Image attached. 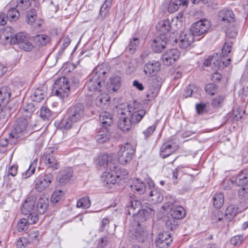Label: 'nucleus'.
<instances>
[{
	"label": "nucleus",
	"mask_w": 248,
	"mask_h": 248,
	"mask_svg": "<svg viewBox=\"0 0 248 248\" xmlns=\"http://www.w3.org/2000/svg\"><path fill=\"white\" fill-rule=\"evenodd\" d=\"M34 41L38 46H43L49 42L50 37L46 34H38L34 37Z\"/></svg>",
	"instance_id": "nucleus-42"
},
{
	"label": "nucleus",
	"mask_w": 248,
	"mask_h": 248,
	"mask_svg": "<svg viewBox=\"0 0 248 248\" xmlns=\"http://www.w3.org/2000/svg\"><path fill=\"white\" fill-rule=\"evenodd\" d=\"M205 90L207 93L213 95L216 93L217 87L213 83L208 84L205 86Z\"/></svg>",
	"instance_id": "nucleus-60"
},
{
	"label": "nucleus",
	"mask_w": 248,
	"mask_h": 248,
	"mask_svg": "<svg viewBox=\"0 0 248 248\" xmlns=\"http://www.w3.org/2000/svg\"><path fill=\"white\" fill-rule=\"evenodd\" d=\"M108 71L104 64L97 65L88 77L84 90L91 93L101 92L105 87Z\"/></svg>",
	"instance_id": "nucleus-1"
},
{
	"label": "nucleus",
	"mask_w": 248,
	"mask_h": 248,
	"mask_svg": "<svg viewBox=\"0 0 248 248\" xmlns=\"http://www.w3.org/2000/svg\"><path fill=\"white\" fill-rule=\"evenodd\" d=\"M28 124V121L26 118H20L17 120L14 126V131L17 136L26 130Z\"/></svg>",
	"instance_id": "nucleus-27"
},
{
	"label": "nucleus",
	"mask_w": 248,
	"mask_h": 248,
	"mask_svg": "<svg viewBox=\"0 0 248 248\" xmlns=\"http://www.w3.org/2000/svg\"><path fill=\"white\" fill-rule=\"evenodd\" d=\"M72 175L73 170L72 168L68 167L60 171L57 179L61 185H64L70 181Z\"/></svg>",
	"instance_id": "nucleus-20"
},
{
	"label": "nucleus",
	"mask_w": 248,
	"mask_h": 248,
	"mask_svg": "<svg viewBox=\"0 0 248 248\" xmlns=\"http://www.w3.org/2000/svg\"><path fill=\"white\" fill-rule=\"evenodd\" d=\"M139 45V39L137 37H133L129 42L127 49L131 54L134 53Z\"/></svg>",
	"instance_id": "nucleus-51"
},
{
	"label": "nucleus",
	"mask_w": 248,
	"mask_h": 248,
	"mask_svg": "<svg viewBox=\"0 0 248 248\" xmlns=\"http://www.w3.org/2000/svg\"><path fill=\"white\" fill-rule=\"evenodd\" d=\"M127 111L128 112L130 121L134 124L139 123L146 114V111L143 109H138L134 106L126 105Z\"/></svg>",
	"instance_id": "nucleus-9"
},
{
	"label": "nucleus",
	"mask_w": 248,
	"mask_h": 248,
	"mask_svg": "<svg viewBox=\"0 0 248 248\" xmlns=\"http://www.w3.org/2000/svg\"><path fill=\"white\" fill-rule=\"evenodd\" d=\"M14 44H17L20 48L26 51H30L33 48L32 44L29 41L28 37L24 33L16 34L14 39Z\"/></svg>",
	"instance_id": "nucleus-10"
},
{
	"label": "nucleus",
	"mask_w": 248,
	"mask_h": 248,
	"mask_svg": "<svg viewBox=\"0 0 248 248\" xmlns=\"http://www.w3.org/2000/svg\"><path fill=\"white\" fill-rule=\"evenodd\" d=\"M194 36L189 31H183L180 36L179 45L181 48L186 49L193 43Z\"/></svg>",
	"instance_id": "nucleus-15"
},
{
	"label": "nucleus",
	"mask_w": 248,
	"mask_h": 248,
	"mask_svg": "<svg viewBox=\"0 0 248 248\" xmlns=\"http://www.w3.org/2000/svg\"><path fill=\"white\" fill-rule=\"evenodd\" d=\"M141 206V203L140 201L132 200L127 205L128 214L135 216L138 213V209H140Z\"/></svg>",
	"instance_id": "nucleus-29"
},
{
	"label": "nucleus",
	"mask_w": 248,
	"mask_h": 248,
	"mask_svg": "<svg viewBox=\"0 0 248 248\" xmlns=\"http://www.w3.org/2000/svg\"><path fill=\"white\" fill-rule=\"evenodd\" d=\"M146 184L149 186L150 191L149 192L148 199L153 204H157L161 202L163 199V196L160 189L155 187V183L151 179H147Z\"/></svg>",
	"instance_id": "nucleus-5"
},
{
	"label": "nucleus",
	"mask_w": 248,
	"mask_h": 248,
	"mask_svg": "<svg viewBox=\"0 0 248 248\" xmlns=\"http://www.w3.org/2000/svg\"><path fill=\"white\" fill-rule=\"evenodd\" d=\"M155 213V210L153 206L149 203L142 205L141 209H138V216L143 220L152 217Z\"/></svg>",
	"instance_id": "nucleus-17"
},
{
	"label": "nucleus",
	"mask_w": 248,
	"mask_h": 248,
	"mask_svg": "<svg viewBox=\"0 0 248 248\" xmlns=\"http://www.w3.org/2000/svg\"><path fill=\"white\" fill-rule=\"evenodd\" d=\"M110 137L108 128L103 127L98 129L96 132L95 139L99 143H103L108 141Z\"/></svg>",
	"instance_id": "nucleus-21"
},
{
	"label": "nucleus",
	"mask_w": 248,
	"mask_h": 248,
	"mask_svg": "<svg viewBox=\"0 0 248 248\" xmlns=\"http://www.w3.org/2000/svg\"><path fill=\"white\" fill-rule=\"evenodd\" d=\"M109 100L110 97L108 94H101L96 97L95 103L98 107L104 108L108 105Z\"/></svg>",
	"instance_id": "nucleus-39"
},
{
	"label": "nucleus",
	"mask_w": 248,
	"mask_h": 248,
	"mask_svg": "<svg viewBox=\"0 0 248 248\" xmlns=\"http://www.w3.org/2000/svg\"><path fill=\"white\" fill-rule=\"evenodd\" d=\"M99 119L102 124L103 127L107 128L113 123L112 115L107 111L101 113L99 115Z\"/></svg>",
	"instance_id": "nucleus-37"
},
{
	"label": "nucleus",
	"mask_w": 248,
	"mask_h": 248,
	"mask_svg": "<svg viewBox=\"0 0 248 248\" xmlns=\"http://www.w3.org/2000/svg\"><path fill=\"white\" fill-rule=\"evenodd\" d=\"M156 28L160 35L165 36V34L168 32L171 28L170 22L169 19L162 21L156 26Z\"/></svg>",
	"instance_id": "nucleus-33"
},
{
	"label": "nucleus",
	"mask_w": 248,
	"mask_h": 248,
	"mask_svg": "<svg viewBox=\"0 0 248 248\" xmlns=\"http://www.w3.org/2000/svg\"><path fill=\"white\" fill-rule=\"evenodd\" d=\"M197 91V88L194 85L190 84L185 89L183 96L185 98L190 97Z\"/></svg>",
	"instance_id": "nucleus-58"
},
{
	"label": "nucleus",
	"mask_w": 248,
	"mask_h": 248,
	"mask_svg": "<svg viewBox=\"0 0 248 248\" xmlns=\"http://www.w3.org/2000/svg\"><path fill=\"white\" fill-rule=\"evenodd\" d=\"M211 23L207 19H201L193 23L190 28L191 33L194 37L202 36L208 31Z\"/></svg>",
	"instance_id": "nucleus-4"
},
{
	"label": "nucleus",
	"mask_w": 248,
	"mask_h": 248,
	"mask_svg": "<svg viewBox=\"0 0 248 248\" xmlns=\"http://www.w3.org/2000/svg\"><path fill=\"white\" fill-rule=\"evenodd\" d=\"M48 200L47 198H40L39 199L36 204L37 212L42 215L46 211L48 206Z\"/></svg>",
	"instance_id": "nucleus-36"
},
{
	"label": "nucleus",
	"mask_w": 248,
	"mask_h": 248,
	"mask_svg": "<svg viewBox=\"0 0 248 248\" xmlns=\"http://www.w3.org/2000/svg\"><path fill=\"white\" fill-rule=\"evenodd\" d=\"M55 94L61 98L67 97L70 91V85L68 79L62 77L56 79L53 85Z\"/></svg>",
	"instance_id": "nucleus-2"
},
{
	"label": "nucleus",
	"mask_w": 248,
	"mask_h": 248,
	"mask_svg": "<svg viewBox=\"0 0 248 248\" xmlns=\"http://www.w3.org/2000/svg\"><path fill=\"white\" fill-rule=\"evenodd\" d=\"M224 100V96L218 95L215 97L212 100V105L214 107H219Z\"/></svg>",
	"instance_id": "nucleus-64"
},
{
	"label": "nucleus",
	"mask_w": 248,
	"mask_h": 248,
	"mask_svg": "<svg viewBox=\"0 0 248 248\" xmlns=\"http://www.w3.org/2000/svg\"><path fill=\"white\" fill-rule=\"evenodd\" d=\"M101 179L103 181L104 185H107L108 187H111V185L118 184L116 175H113L108 172H104L101 176Z\"/></svg>",
	"instance_id": "nucleus-28"
},
{
	"label": "nucleus",
	"mask_w": 248,
	"mask_h": 248,
	"mask_svg": "<svg viewBox=\"0 0 248 248\" xmlns=\"http://www.w3.org/2000/svg\"><path fill=\"white\" fill-rule=\"evenodd\" d=\"M38 160L34 159L30 164L28 169L23 174L25 178H27L34 173Z\"/></svg>",
	"instance_id": "nucleus-48"
},
{
	"label": "nucleus",
	"mask_w": 248,
	"mask_h": 248,
	"mask_svg": "<svg viewBox=\"0 0 248 248\" xmlns=\"http://www.w3.org/2000/svg\"><path fill=\"white\" fill-rule=\"evenodd\" d=\"M242 188L239 191V198L245 201L248 202V184L242 186Z\"/></svg>",
	"instance_id": "nucleus-57"
},
{
	"label": "nucleus",
	"mask_w": 248,
	"mask_h": 248,
	"mask_svg": "<svg viewBox=\"0 0 248 248\" xmlns=\"http://www.w3.org/2000/svg\"><path fill=\"white\" fill-rule=\"evenodd\" d=\"M35 201L33 197L27 198L22 204L21 208L22 213L24 215L35 211Z\"/></svg>",
	"instance_id": "nucleus-22"
},
{
	"label": "nucleus",
	"mask_w": 248,
	"mask_h": 248,
	"mask_svg": "<svg viewBox=\"0 0 248 248\" xmlns=\"http://www.w3.org/2000/svg\"><path fill=\"white\" fill-rule=\"evenodd\" d=\"M213 205L216 208H220L224 203V195L221 193L216 194L213 198Z\"/></svg>",
	"instance_id": "nucleus-45"
},
{
	"label": "nucleus",
	"mask_w": 248,
	"mask_h": 248,
	"mask_svg": "<svg viewBox=\"0 0 248 248\" xmlns=\"http://www.w3.org/2000/svg\"><path fill=\"white\" fill-rule=\"evenodd\" d=\"M160 64L158 61H153L146 63L144 66V72L147 75L153 76L159 71Z\"/></svg>",
	"instance_id": "nucleus-19"
},
{
	"label": "nucleus",
	"mask_w": 248,
	"mask_h": 248,
	"mask_svg": "<svg viewBox=\"0 0 248 248\" xmlns=\"http://www.w3.org/2000/svg\"><path fill=\"white\" fill-rule=\"evenodd\" d=\"M40 116L44 120H49L52 117V112L46 107L43 106L40 109Z\"/></svg>",
	"instance_id": "nucleus-50"
},
{
	"label": "nucleus",
	"mask_w": 248,
	"mask_h": 248,
	"mask_svg": "<svg viewBox=\"0 0 248 248\" xmlns=\"http://www.w3.org/2000/svg\"><path fill=\"white\" fill-rule=\"evenodd\" d=\"M43 158L46 165L48 168H51L53 170L58 169L59 163L54 156L53 151L52 150H48L43 155Z\"/></svg>",
	"instance_id": "nucleus-14"
},
{
	"label": "nucleus",
	"mask_w": 248,
	"mask_h": 248,
	"mask_svg": "<svg viewBox=\"0 0 248 248\" xmlns=\"http://www.w3.org/2000/svg\"><path fill=\"white\" fill-rule=\"evenodd\" d=\"M132 190L141 194L144 193L146 189V185L139 179L134 180L130 185Z\"/></svg>",
	"instance_id": "nucleus-32"
},
{
	"label": "nucleus",
	"mask_w": 248,
	"mask_h": 248,
	"mask_svg": "<svg viewBox=\"0 0 248 248\" xmlns=\"http://www.w3.org/2000/svg\"><path fill=\"white\" fill-rule=\"evenodd\" d=\"M25 237L32 246L37 244L40 237L39 232L37 231H32L30 232Z\"/></svg>",
	"instance_id": "nucleus-43"
},
{
	"label": "nucleus",
	"mask_w": 248,
	"mask_h": 248,
	"mask_svg": "<svg viewBox=\"0 0 248 248\" xmlns=\"http://www.w3.org/2000/svg\"><path fill=\"white\" fill-rule=\"evenodd\" d=\"M218 55L216 54V55H213L211 58H208L204 60L203 62V65L205 66H208L211 65V63H213V64L215 67V70H219L221 68H223L225 66H227L228 64H229L230 62L231 61L230 59H227L226 62L222 60H219L217 59Z\"/></svg>",
	"instance_id": "nucleus-11"
},
{
	"label": "nucleus",
	"mask_w": 248,
	"mask_h": 248,
	"mask_svg": "<svg viewBox=\"0 0 248 248\" xmlns=\"http://www.w3.org/2000/svg\"><path fill=\"white\" fill-rule=\"evenodd\" d=\"M15 37L12 36L11 33L9 35H6L5 31H3L0 35V39L4 40L5 43H7L9 42L11 44H14V39Z\"/></svg>",
	"instance_id": "nucleus-61"
},
{
	"label": "nucleus",
	"mask_w": 248,
	"mask_h": 248,
	"mask_svg": "<svg viewBox=\"0 0 248 248\" xmlns=\"http://www.w3.org/2000/svg\"><path fill=\"white\" fill-rule=\"evenodd\" d=\"M112 0H106L100 10V15L102 18L105 17L108 14Z\"/></svg>",
	"instance_id": "nucleus-52"
},
{
	"label": "nucleus",
	"mask_w": 248,
	"mask_h": 248,
	"mask_svg": "<svg viewBox=\"0 0 248 248\" xmlns=\"http://www.w3.org/2000/svg\"><path fill=\"white\" fill-rule=\"evenodd\" d=\"M111 156L107 153L100 155L97 159L96 166L99 170H104L106 169L110 162Z\"/></svg>",
	"instance_id": "nucleus-23"
},
{
	"label": "nucleus",
	"mask_w": 248,
	"mask_h": 248,
	"mask_svg": "<svg viewBox=\"0 0 248 248\" xmlns=\"http://www.w3.org/2000/svg\"><path fill=\"white\" fill-rule=\"evenodd\" d=\"M34 111V106L32 104H29L23 108L22 111L23 116L24 118L29 119L31 117Z\"/></svg>",
	"instance_id": "nucleus-47"
},
{
	"label": "nucleus",
	"mask_w": 248,
	"mask_h": 248,
	"mask_svg": "<svg viewBox=\"0 0 248 248\" xmlns=\"http://www.w3.org/2000/svg\"><path fill=\"white\" fill-rule=\"evenodd\" d=\"M135 149L133 145L126 143L122 146L118 152V159L122 165L129 162L135 153Z\"/></svg>",
	"instance_id": "nucleus-3"
},
{
	"label": "nucleus",
	"mask_w": 248,
	"mask_h": 248,
	"mask_svg": "<svg viewBox=\"0 0 248 248\" xmlns=\"http://www.w3.org/2000/svg\"><path fill=\"white\" fill-rule=\"evenodd\" d=\"M234 182L239 186L248 185V170H242L237 176Z\"/></svg>",
	"instance_id": "nucleus-31"
},
{
	"label": "nucleus",
	"mask_w": 248,
	"mask_h": 248,
	"mask_svg": "<svg viewBox=\"0 0 248 248\" xmlns=\"http://www.w3.org/2000/svg\"><path fill=\"white\" fill-rule=\"evenodd\" d=\"M180 52L177 49H171L166 51L162 56V61L164 64H173L179 58Z\"/></svg>",
	"instance_id": "nucleus-12"
},
{
	"label": "nucleus",
	"mask_w": 248,
	"mask_h": 248,
	"mask_svg": "<svg viewBox=\"0 0 248 248\" xmlns=\"http://www.w3.org/2000/svg\"><path fill=\"white\" fill-rule=\"evenodd\" d=\"M28 214L29 215L26 219L29 224H33L35 223L38 219V217L36 213L34 211Z\"/></svg>",
	"instance_id": "nucleus-62"
},
{
	"label": "nucleus",
	"mask_w": 248,
	"mask_h": 248,
	"mask_svg": "<svg viewBox=\"0 0 248 248\" xmlns=\"http://www.w3.org/2000/svg\"><path fill=\"white\" fill-rule=\"evenodd\" d=\"M175 150V147L173 146L170 142H165L160 148V155L163 158H166L172 154Z\"/></svg>",
	"instance_id": "nucleus-25"
},
{
	"label": "nucleus",
	"mask_w": 248,
	"mask_h": 248,
	"mask_svg": "<svg viewBox=\"0 0 248 248\" xmlns=\"http://www.w3.org/2000/svg\"><path fill=\"white\" fill-rule=\"evenodd\" d=\"M218 18L219 21L224 24L232 23L235 21V16L231 10L223 9L218 14Z\"/></svg>",
	"instance_id": "nucleus-18"
},
{
	"label": "nucleus",
	"mask_w": 248,
	"mask_h": 248,
	"mask_svg": "<svg viewBox=\"0 0 248 248\" xmlns=\"http://www.w3.org/2000/svg\"><path fill=\"white\" fill-rule=\"evenodd\" d=\"M187 0H170L168 7L170 13L176 11L181 6L186 7L188 5Z\"/></svg>",
	"instance_id": "nucleus-26"
},
{
	"label": "nucleus",
	"mask_w": 248,
	"mask_h": 248,
	"mask_svg": "<svg viewBox=\"0 0 248 248\" xmlns=\"http://www.w3.org/2000/svg\"><path fill=\"white\" fill-rule=\"evenodd\" d=\"M147 232L144 228H142L139 224L135 232V236L136 240L139 242H143L147 238Z\"/></svg>",
	"instance_id": "nucleus-35"
},
{
	"label": "nucleus",
	"mask_w": 248,
	"mask_h": 248,
	"mask_svg": "<svg viewBox=\"0 0 248 248\" xmlns=\"http://www.w3.org/2000/svg\"><path fill=\"white\" fill-rule=\"evenodd\" d=\"M84 107L82 103H77L68 109V117L76 123L81 121L84 117Z\"/></svg>",
	"instance_id": "nucleus-6"
},
{
	"label": "nucleus",
	"mask_w": 248,
	"mask_h": 248,
	"mask_svg": "<svg viewBox=\"0 0 248 248\" xmlns=\"http://www.w3.org/2000/svg\"><path fill=\"white\" fill-rule=\"evenodd\" d=\"M37 19L36 11L34 9H31L29 11L26 16V22L30 25L35 22V20Z\"/></svg>",
	"instance_id": "nucleus-56"
},
{
	"label": "nucleus",
	"mask_w": 248,
	"mask_h": 248,
	"mask_svg": "<svg viewBox=\"0 0 248 248\" xmlns=\"http://www.w3.org/2000/svg\"><path fill=\"white\" fill-rule=\"evenodd\" d=\"M167 39L164 35L156 37L153 41L151 46L154 52L159 53L163 51L167 45Z\"/></svg>",
	"instance_id": "nucleus-16"
},
{
	"label": "nucleus",
	"mask_w": 248,
	"mask_h": 248,
	"mask_svg": "<svg viewBox=\"0 0 248 248\" xmlns=\"http://www.w3.org/2000/svg\"><path fill=\"white\" fill-rule=\"evenodd\" d=\"M157 125V123L155 122L152 125L148 126L146 129L142 132L144 135V139H147L151 137L155 130Z\"/></svg>",
	"instance_id": "nucleus-55"
},
{
	"label": "nucleus",
	"mask_w": 248,
	"mask_h": 248,
	"mask_svg": "<svg viewBox=\"0 0 248 248\" xmlns=\"http://www.w3.org/2000/svg\"><path fill=\"white\" fill-rule=\"evenodd\" d=\"M110 81L108 83L107 88L109 92H115L118 90L120 87V78L119 76H111Z\"/></svg>",
	"instance_id": "nucleus-30"
},
{
	"label": "nucleus",
	"mask_w": 248,
	"mask_h": 248,
	"mask_svg": "<svg viewBox=\"0 0 248 248\" xmlns=\"http://www.w3.org/2000/svg\"><path fill=\"white\" fill-rule=\"evenodd\" d=\"M11 92L8 86H3L0 88V105L5 106L10 100Z\"/></svg>",
	"instance_id": "nucleus-24"
},
{
	"label": "nucleus",
	"mask_w": 248,
	"mask_h": 248,
	"mask_svg": "<svg viewBox=\"0 0 248 248\" xmlns=\"http://www.w3.org/2000/svg\"><path fill=\"white\" fill-rule=\"evenodd\" d=\"M232 43L231 42H226L222 48V54L223 55V58H221L220 60L224 61V57L226 56L230 53L231 50Z\"/></svg>",
	"instance_id": "nucleus-59"
},
{
	"label": "nucleus",
	"mask_w": 248,
	"mask_h": 248,
	"mask_svg": "<svg viewBox=\"0 0 248 248\" xmlns=\"http://www.w3.org/2000/svg\"><path fill=\"white\" fill-rule=\"evenodd\" d=\"M46 94V89L38 88L33 91L31 97L33 101L39 102L44 99Z\"/></svg>",
	"instance_id": "nucleus-34"
},
{
	"label": "nucleus",
	"mask_w": 248,
	"mask_h": 248,
	"mask_svg": "<svg viewBox=\"0 0 248 248\" xmlns=\"http://www.w3.org/2000/svg\"><path fill=\"white\" fill-rule=\"evenodd\" d=\"M172 241L170 234L167 232L160 233L155 240V244L159 248H167Z\"/></svg>",
	"instance_id": "nucleus-13"
},
{
	"label": "nucleus",
	"mask_w": 248,
	"mask_h": 248,
	"mask_svg": "<svg viewBox=\"0 0 248 248\" xmlns=\"http://www.w3.org/2000/svg\"><path fill=\"white\" fill-rule=\"evenodd\" d=\"M91 205V201L89 197H83L79 199L77 202V207L82 209H88Z\"/></svg>",
	"instance_id": "nucleus-44"
},
{
	"label": "nucleus",
	"mask_w": 248,
	"mask_h": 248,
	"mask_svg": "<svg viewBox=\"0 0 248 248\" xmlns=\"http://www.w3.org/2000/svg\"><path fill=\"white\" fill-rule=\"evenodd\" d=\"M17 248H31L32 246L25 236L20 237L16 242Z\"/></svg>",
	"instance_id": "nucleus-54"
},
{
	"label": "nucleus",
	"mask_w": 248,
	"mask_h": 248,
	"mask_svg": "<svg viewBox=\"0 0 248 248\" xmlns=\"http://www.w3.org/2000/svg\"><path fill=\"white\" fill-rule=\"evenodd\" d=\"M53 178L52 175L50 173L38 177L35 180L34 188L38 192L44 191L50 185Z\"/></svg>",
	"instance_id": "nucleus-8"
},
{
	"label": "nucleus",
	"mask_w": 248,
	"mask_h": 248,
	"mask_svg": "<svg viewBox=\"0 0 248 248\" xmlns=\"http://www.w3.org/2000/svg\"><path fill=\"white\" fill-rule=\"evenodd\" d=\"M186 215V212L184 208L181 206H177L175 208L172 209L171 212V218H169L166 221V225L171 230L174 229L177 225V221L174 219H181Z\"/></svg>",
	"instance_id": "nucleus-7"
},
{
	"label": "nucleus",
	"mask_w": 248,
	"mask_h": 248,
	"mask_svg": "<svg viewBox=\"0 0 248 248\" xmlns=\"http://www.w3.org/2000/svg\"><path fill=\"white\" fill-rule=\"evenodd\" d=\"M75 123H76V122H74L71 119L70 117H68V118L63 120L62 123V125L63 127H64L65 129H70L73 124Z\"/></svg>",
	"instance_id": "nucleus-63"
},
{
	"label": "nucleus",
	"mask_w": 248,
	"mask_h": 248,
	"mask_svg": "<svg viewBox=\"0 0 248 248\" xmlns=\"http://www.w3.org/2000/svg\"><path fill=\"white\" fill-rule=\"evenodd\" d=\"M10 7L7 13V18L11 21H16L20 16L19 12L15 6H10Z\"/></svg>",
	"instance_id": "nucleus-41"
},
{
	"label": "nucleus",
	"mask_w": 248,
	"mask_h": 248,
	"mask_svg": "<svg viewBox=\"0 0 248 248\" xmlns=\"http://www.w3.org/2000/svg\"><path fill=\"white\" fill-rule=\"evenodd\" d=\"M29 223L26 218L20 219L16 225V229L19 232H22L27 230L29 227Z\"/></svg>",
	"instance_id": "nucleus-53"
},
{
	"label": "nucleus",
	"mask_w": 248,
	"mask_h": 248,
	"mask_svg": "<svg viewBox=\"0 0 248 248\" xmlns=\"http://www.w3.org/2000/svg\"><path fill=\"white\" fill-rule=\"evenodd\" d=\"M115 175L118 181V184L120 185L124 182V180L128 175V172L125 169L120 168L116 170Z\"/></svg>",
	"instance_id": "nucleus-46"
},
{
	"label": "nucleus",
	"mask_w": 248,
	"mask_h": 248,
	"mask_svg": "<svg viewBox=\"0 0 248 248\" xmlns=\"http://www.w3.org/2000/svg\"><path fill=\"white\" fill-rule=\"evenodd\" d=\"M238 207L236 205H230L226 209L225 217L229 220H232L238 214Z\"/></svg>",
	"instance_id": "nucleus-38"
},
{
	"label": "nucleus",
	"mask_w": 248,
	"mask_h": 248,
	"mask_svg": "<svg viewBox=\"0 0 248 248\" xmlns=\"http://www.w3.org/2000/svg\"><path fill=\"white\" fill-rule=\"evenodd\" d=\"M64 199V192L62 190H57L53 192L51 198V202L56 203L62 201Z\"/></svg>",
	"instance_id": "nucleus-49"
},
{
	"label": "nucleus",
	"mask_w": 248,
	"mask_h": 248,
	"mask_svg": "<svg viewBox=\"0 0 248 248\" xmlns=\"http://www.w3.org/2000/svg\"><path fill=\"white\" fill-rule=\"evenodd\" d=\"M132 124L130 118L122 116L119 121L118 126L122 131L125 132L131 129Z\"/></svg>",
	"instance_id": "nucleus-40"
}]
</instances>
